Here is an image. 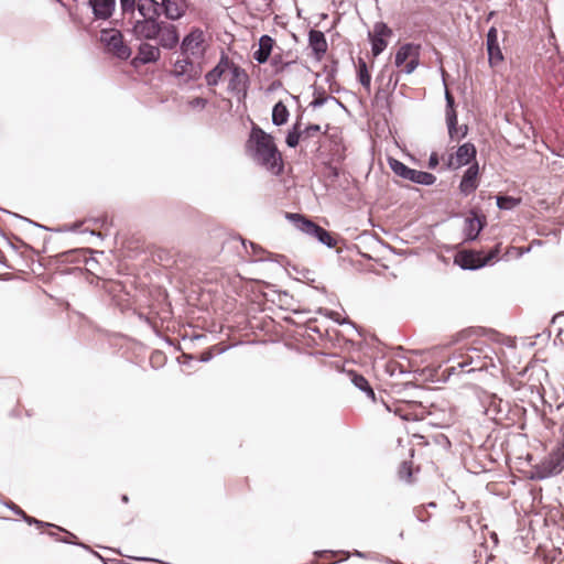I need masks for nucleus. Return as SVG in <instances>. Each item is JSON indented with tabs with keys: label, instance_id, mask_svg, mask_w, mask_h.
<instances>
[{
	"label": "nucleus",
	"instance_id": "nucleus-9",
	"mask_svg": "<svg viewBox=\"0 0 564 564\" xmlns=\"http://www.w3.org/2000/svg\"><path fill=\"white\" fill-rule=\"evenodd\" d=\"M393 35L392 30L384 22H377L369 32L371 52L373 56L380 55L388 46V40Z\"/></svg>",
	"mask_w": 564,
	"mask_h": 564
},
{
	"label": "nucleus",
	"instance_id": "nucleus-25",
	"mask_svg": "<svg viewBox=\"0 0 564 564\" xmlns=\"http://www.w3.org/2000/svg\"><path fill=\"white\" fill-rule=\"evenodd\" d=\"M485 225V217H479L475 215L474 217H469L466 219V238L469 240H474L478 237L479 232L482 230Z\"/></svg>",
	"mask_w": 564,
	"mask_h": 564
},
{
	"label": "nucleus",
	"instance_id": "nucleus-44",
	"mask_svg": "<svg viewBox=\"0 0 564 564\" xmlns=\"http://www.w3.org/2000/svg\"><path fill=\"white\" fill-rule=\"evenodd\" d=\"M429 506L430 507H436L435 502H430Z\"/></svg>",
	"mask_w": 564,
	"mask_h": 564
},
{
	"label": "nucleus",
	"instance_id": "nucleus-34",
	"mask_svg": "<svg viewBox=\"0 0 564 564\" xmlns=\"http://www.w3.org/2000/svg\"><path fill=\"white\" fill-rule=\"evenodd\" d=\"M521 198H516L512 196H498L497 197V206L500 209H512L520 205Z\"/></svg>",
	"mask_w": 564,
	"mask_h": 564
},
{
	"label": "nucleus",
	"instance_id": "nucleus-21",
	"mask_svg": "<svg viewBox=\"0 0 564 564\" xmlns=\"http://www.w3.org/2000/svg\"><path fill=\"white\" fill-rule=\"evenodd\" d=\"M296 58L293 57L292 52H275L270 58V64L273 68L274 74L279 75L283 73L286 67L295 63Z\"/></svg>",
	"mask_w": 564,
	"mask_h": 564
},
{
	"label": "nucleus",
	"instance_id": "nucleus-8",
	"mask_svg": "<svg viewBox=\"0 0 564 564\" xmlns=\"http://www.w3.org/2000/svg\"><path fill=\"white\" fill-rule=\"evenodd\" d=\"M498 247L486 254L482 251H465L459 253L456 262L464 269H478L494 261L498 257Z\"/></svg>",
	"mask_w": 564,
	"mask_h": 564
},
{
	"label": "nucleus",
	"instance_id": "nucleus-40",
	"mask_svg": "<svg viewBox=\"0 0 564 564\" xmlns=\"http://www.w3.org/2000/svg\"><path fill=\"white\" fill-rule=\"evenodd\" d=\"M467 133V127H464V128H458L457 127V132L454 133V138H452L453 140L456 139V138H464Z\"/></svg>",
	"mask_w": 564,
	"mask_h": 564
},
{
	"label": "nucleus",
	"instance_id": "nucleus-31",
	"mask_svg": "<svg viewBox=\"0 0 564 564\" xmlns=\"http://www.w3.org/2000/svg\"><path fill=\"white\" fill-rule=\"evenodd\" d=\"M303 140V133L301 129V123L297 121L294 123L292 129L288 132L285 143L290 148H296L300 143V141Z\"/></svg>",
	"mask_w": 564,
	"mask_h": 564
},
{
	"label": "nucleus",
	"instance_id": "nucleus-10",
	"mask_svg": "<svg viewBox=\"0 0 564 564\" xmlns=\"http://www.w3.org/2000/svg\"><path fill=\"white\" fill-rule=\"evenodd\" d=\"M476 153L475 145L470 142H466L460 145L455 153L448 155L446 166L456 170L467 165L476 158Z\"/></svg>",
	"mask_w": 564,
	"mask_h": 564
},
{
	"label": "nucleus",
	"instance_id": "nucleus-19",
	"mask_svg": "<svg viewBox=\"0 0 564 564\" xmlns=\"http://www.w3.org/2000/svg\"><path fill=\"white\" fill-rule=\"evenodd\" d=\"M156 39H159V44L164 48H173L178 43V33L177 29L173 24L161 22L160 24V33Z\"/></svg>",
	"mask_w": 564,
	"mask_h": 564
},
{
	"label": "nucleus",
	"instance_id": "nucleus-43",
	"mask_svg": "<svg viewBox=\"0 0 564 564\" xmlns=\"http://www.w3.org/2000/svg\"><path fill=\"white\" fill-rule=\"evenodd\" d=\"M495 12H490L488 15V19H491L494 17Z\"/></svg>",
	"mask_w": 564,
	"mask_h": 564
},
{
	"label": "nucleus",
	"instance_id": "nucleus-3",
	"mask_svg": "<svg viewBox=\"0 0 564 564\" xmlns=\"http://www.w3.org/2000/svg\"><path fill=\"white\" fill-rule=\"evenodd\" d=\"M474 334H476L475 330H464L460 336L463 338L470 339L471 356H469L468 362L471 364V370H484L492 364V359L488 356L485 349L488 347V339L490 336L482 333L481 335H477L475 338H471Z\"/></svg>",
	"mask_w": 564,
	"mask_h": 564
},
{
	"label": "nucleus",
	"instance_id": "nucleus-30",
	"mask_svg": "<svg viewBox=\"0 0 564 564\" xmlns=\"http://www.w3.org/2000/svg\"><path fill=\"white\" fill-rule=\"evenodd\" d=\"M388 164L397 176L408 181L412 169L393 158H389Z\"/></svg>",
	"mask_w": 564,
	"mask_h": 564
},
{
	"label": "nucleus",
	"instance_id": "nucleus-33",
	"mask_svg": "<svg viewBox=\"0 0 564 564\" xmlns=\"http://www.w3.org/2000/svg\"><path fill=\"white\" fill-rule=\"evenodd\" d=\"M413 474L414 468L412 462H403L399 468V477L408 484H412L415 481Z\"/></svg>",
	"mask_w": 564,
	"mask_h": 564
},
{
	"label": "nucleus",
	"instance_id": "nucleus-45",
	"mask_svg": "<svg viewBox=\"0 0 564 564\" xmlns=\"http://www.w3.org/2000/svg\"><path fill=\"white\" fill-rule=\"evenodd\" d=\"M69 538H76L73 533L67 532Z\"/></svg>",
	"mask_w": 564,
	"mask_h": 564
},
{
	"label": "nucleus",
	"instance_id": "nucleus-23",
	"mask_svg": "<svg viewBox=\"0 0 564 564\" xmlns=\"http://www.w3.org/2000/svg\"><path fill=\"white\" fill-rule=\"evenodd\" d=\"M94 14L98 19H108L115 8V0H90Z\"/></svg>",
	"mask_w": 564,
	"mask_h": 564
},
{
	"label": "nucleus",
	"instance_id": "nucleus-28",
	"mask_svg": "<svg viewBox=\"0 0 564 564\" xmlns=\"http://www.w3.org/2000/svg\"><path fill=\"white\" fill-rule=\"evenodd\" d=\"M408 181H411L413 183L421 184V185H432L435 183L436 176L433 175L432 173L412 169Z\"/></svg>",
	"mask_w": 564,
	"mask_h": 564
},
{
	"label": "nucleus",
	"instance_id": "nucleus-5",
	"mask_svg": "<svg viewBox=\"0 0 564 564\" xmlns=\"http://www.w3.org/2000/svg\"><path fill=\"white\" fill-rule=\"evenodd\" d=\"M100 42L108 53L120 59H128L131 56V48L124 43L123 35L118 30H102Z\"/></svg>",
	"mask_w": 564,
	"mask_h": 564
},
{
	"label": "nucleus",
	"instance_id": "nucleus-32",
	"mask_svg": "<svg viewBox=\"0 0 564 564\" xmlns=\"http://www.w3.org/2000/svg\"><path fill=\"white\" fill-rule=\"evenodd\" d=\"M358 79H359V83L369 93L370 87H371V75L368 70L366 62L362 59H359V63H358Z\"/></svg>",
	"mask_w": 564,
	"mask_h": 564
},
{
	"label": "nucleus",
	"instance_id": "nucleus-14",
	"mask_svg": "<svg viewBox=\"0 0 564 564\" xmlns=\"http://www.w3.org/2000/svg\"><path fill=\"white\" fill-rule=\"evenodd\" d=\"M160 24L156 19H143L133 25V34L137 39L153 40L160 33Z\"/></svg>",
	"mask_w": 564,
	"mask_h": 564
},
{
	"label": "nucleus",
	"instance_id": "nucleus-29",
	"mask_svg": "<svg viewBox=\"0 0 564 564\" xmlns=\"http://www.w3.org/2000/svg\"><path fill=\"white\" fill-rule=\"evenodd\" d=\"M350 378H351V382L357 387L359 388L360 390L365 391L366 394L371 398L372 400H375V392L371 388V386L369 384L368 380L361 376V375H358L356 372H350Z\"/></svg>",
	"mask_w": 564,
	"mask_h": 564
},
{
	"label": "nucleus",
	"instance_id": "nucleus-1",
	"mask_svg": "<svg viewBox=\"0 0 564 564\" xmlns=\"http://www.w3.org/2000/svg\"><path fill=\"white\" fill-rule=\"evenodd\" d=\"M246 149L254 162L273 175L283 173L284 162L273 137L258 124H252Z\"/></svg>",
	"mask_w": 564,
	"mask_h": 564
},
{
	"label": "nucleus",
	"instance_id": "nucleus-38",
	"mask_svg": "<svg viewBox=\"0 0 564 564\" xmlns=\"http://www.w3.org/2000/svg\"><path fill=\"white\" fill-rule=\"evenodd\" d=\"M415 512L417 519L422 522H426L430 519V514L424 507L417 508Z\"/></svg>",
	"mask_w": 564,
	"mask_h": 564
},
{
	"label": "nucleus",
	"instance_id": "nucleus-20",
	"mask_svg": "<svg viewBox=\"0 0 564 564\" xmlns=\"http://www.w3.org/2000/svg\"><path fill=\"white\" fill-rule=\"evenodd\" d=\"M161 7L167 19L178 20L185 14L188 4L186 0H163Z\"/></svg>",
	"mask_w": 564,
	"mask_h": 564
},
{
	"label": "nucleus",
	"instance_id": "nucleus-4",
	"mask_svg": "<svg viewBox=\"0 0 564 564\" xmlns=\"http://www.w3.org/2000/svg\"><path fill=\"white\" fill-rule=\"evenodd\" d=\"M421 45L404 43L400 45L394 54V66L400 73L410 75L420 65Z\"/></svg>",
	"mask_w": 564,
	"mask_h": 564
},
{
	"label": "nucleus",
	"instance_id": "nucleus-15",
	"mask_svg": "<svg viewBox=\"0 0 564 564\" xmlns=\"http://www.w3.org/2000/svg\"><path fill=\"white\" fill-rule=\"evenodd\" d=\"M479 185V166L478 163L475 162L471 164L463 175V178L459 184V191L464 195H469L474 193Z\"/></svg>",
	"mask_w": 564,
	"mask_h": 564
},
{
	"label": "nucleus",
	"instance_id": "nucleus-37",
	"mask_svg": "<svg viewBox=\"0 0 564 564\" xmlns=\"http://www.w3.org/2000/svg\"><path fill=\"white\" fill-rule=\"evenodd\" d=\"M123 12H133L135 0H120Z\"/></svg>",
	"mask_w": 564,
	"mask_h": 564
},
{
	"label": "nucleus",
	"instance_id": "nucleus-16",
	"mask_svg": "<svg viewBox=\"0 0 564 564\" xmlns=\"http://www.w3.org/2000/svg\"><path fill=\"white\" fill-rule=\"evenodd\" d=\"M259 47L252 54L253 59H256L259 64L267 63L272 55L274 54V47L276 46V42L270 35H262L259 39Z\"/></svg>",
	"mask_w": 564,
	"mask_h": 564
},
{
	"label": "nucleus",
	"instance_id": "nucleus-39",
	"mask_svg": "<svg viewBox=\"0 0 564 564\" xmlns=\"http://www.w3.org/2000/svg\"><path fill=\"white\" fill-rule=\"evenodd\" d=\"M438 165V155L437 153H432L429 160V167L435 169Z\"/></svg>",
	"mask_w": 564,
	"mask_h": 564
},
{
	"label": "nucleus",
	"instance_id": "nucleus-17",
	"mask_svg": "<svg viewBox=\"0 0 564 564\" xmlns=\"http://www.w3.org/2000/svg\"><path fill=\"white\" fill-rule=\"evenodd\" d=\"M308 45L316 61H322L327 52L328 44L324 33L312 29L308 33Z\"/></svg>",
	"mask_w": 564,
	"mask_h": 564
},
{
	"label": "nucleus",
	"instance_id": "nucleus-24",
	"mask_svg": "<svg viewBox=\"0 0 564 564\" xmlns=\"http://www.w3.org/2000/svg\"><path fill=\"white\" fill-rule=\"evenodd\" d=\"M137 8L143 19H156L160 15V4L155 0H138Z\"/></svg>",
	"mask_w": 564,
	"mask_h": 564
},
{
	"label": "nucleus",
	"instance_id": "nucleus-13",
	"mask_svg": "<svg viewBox=\"0 0 564 564\" xmlns=\"http://www.w3.org/2000/svg\"><path fill=\"white\" fill-rule=\"evenodd\" d=\"M486 47L488 53V62L491 67L500 65L505 57L498 41V30L496 26H491L488 30L486 37Z\"/></svg>",
	"mask_w": 564,
	"mask_h": 564
},
{
	"label": "nucleus",
	"instance_id": "nucleus-35",
	"mask_svg": "<svg viewBox=\"0 0 564 564\" xmlns=\"http://www.w3.org/2000/svg\"><path fill=\"white\" fill-rule=\"evenodd\" d=\"M319 132H321V126H318V124H308L305 129L302 130L303 141H306V140L315 137Z\"/></svg>",
	"mask_w": 564,
	"mask_h": 564
},
{
	"label": "nucleus",
	"instance_id": "nucleus-6",
	"mask_svg": "<svg viewBox=\"0 0 564 564\" xmlns=\"http://www.w3.org/2000/svg\"><path fill=\"white\" fill-rule=\"evenodd\" d=\"M387 409L403 421H421L429 412L425 406L415 401H394L387 405Z\"/></svg>",
	"mask_w": 564,
	"mask_h": 564
},
{
	"label": "nucleus",
	"instance_id": "nucleus-42",
	"mask_svg": "<svg viewBox=\"0 0 564 564\" xmlns=\"http://www.w3.org/2000/svg\"><path fill=\"white\" fill-rule=\"evenodd\" d=\"M121 500H122V502L128 503L129 502V497L127 495H123L121 497Z\"/></svg>",
	"mask_w": 564,
	"mask_h": 564
},
{
	"label": "nucleus",
	"instance_id": "nucleus-11",
	"mask_svg": "<svg viewBox=\"0 0 564 564\" xmlns=\"http://www.w3.org/2000/svg\"><path fill=\"white\" fill-rule=\"evenodd\" d=\"M469 356H471L470 340L466 346L457 348L452 354L449 358L451 367L448 368V370L454 373L473 372L471 364L468 362Z\"/></svg>",
	"mask_w": 564,
	"mask_h": 564
},
{
	"label": "nucleus",
	"instance_id": "nucleus-27",
	"mask_svg": "<svg viewBox=\"0 0 564 564\" xmlns=\"http://www.w3.org/2000/svg\"><path fill=\"white\" fill-rule=\"evenodd\" d=\"M193 69V63L189 59V55H183L182 58L175 61L173 66V74L175 76H185L191 77V70Z\"/></svg>",
	"mask_w": 564,
	"mask_h": 564
},
{
	"label": "nucleus",
	"instance_id": "nucleus-12",
	"mask_svg": "<svg viewBox=\"0 0 564 564\" xmlns=\"http://www.w3.org/2000/svg\"><path fill=\"white\" fill-rule=\"evenodd\" d=\"M182 55L200 56L204 53V33L193 30L187 34L181 45Z\"/></svg>",
	"mask_w": 564,
	"mask_h": 564
},
{
	"label": "nucleus",
	"instance_id": "nucleus-18",
	"mask_svg": "<svg viewBox=\"0 0 564 564\" xmlns=\"http://www.w3.org/2000/svg\"><path fill=\"white\" fill-rule=\"evenodd\" d=\"M161 56L158 46L150 43H142L139 46L138 55L132 59L133 66L156 62Z\"/></svg>",
	"mask_w": 564,
	"mask_h": 564
},
{
	"label": "nucleus",
	"instance_id": "nucleus-26",
	"mask_svg": "<svg viewBox=\"0 0 564 564\" xmlns=\"http://www.w3.org/2000/svg\"><path fill=\"white\" fill-rule=\"evenodd\" d=\"M290 111L283 101H278L272 109V122L275 126H283L288 122Z\"/></svg>",
	"mask_w": 564,
	"mask_h": 564
},
{
	"label": "nucleus",
	"instance_id": "nucleus-2",
	"mask_svg": "<svg viewBox=\"0 0 564 564\" xmlns=\"http://www.w3.org/2000/svg\"><path fill=\"white\" fill-rule=\"evenodd\" d=\"M207 86L215 87L220 80L227 83V90L239 100H245L249 88V75L245 68L223 54L217 65L205 75Z\"/></svg>",
	"mask_w": 564,
	"mask_h": 564
},
{
	"label": "nucleus",
	"instance_id": "nucleus-36",
	"mask_svg": "<svg viewBox=\"0 0 564 564\" xmlns=\"http://www.w3.org/2000/svg\"><path fill=\"white\" fill-rule=\"evenodd\" d=\"M207 99L203 98V97H195L191 100L187 101V106L191 108V109H204L206 106H207Z\"/></svg>",
	"mask_w": 564,
	"mask_h": 564
},
{
	"label": "nucleus",
	"instance_id": "nucleus-7",
	"mask_svg": "<svg viewBox=\"0 0 564 564\" xmlns=\"http://www.w3.org/2000/svg\"><path fill=\"white\" fill-rule=\"evenodd\" d=\"M289 217L295 221L296 227L301 231L317 238L321 242L328 247H333L335 245V239L330 236V234L312 220L299 214H290Z\"/></svg>",
	"mask_w": 564,
	"mask_h": 564
},
{
	"label": "nucleus",
	"instance_id": "nucleus-22",
	"mask_svg": "<svg viewBox=\"0 0 564 564\" xmlns=\"http://www.w3.org/2000/svg\"><path fill=\"white\" fill-rule=\"evenodd\" d=\"M446 98V122L448 127V134L454 138V133L457 132V112L455 110V100L448 89L445 91Z\"/></svg>",
	"mask_w": 564,
	"mask_h": 564
},
{
	"label": "nucleus",
	"instance_id": "nucleus-41",
	"mask_svg": "<svg viewBox=\"0 0 564 564\" xmlns=\"http://www.w3.org/2000/svg\"><path fill=\"white\" fill-rule=\"evenodd\" d=\"M165 357H164V355L162 352L156 351V352L152 354L151 361H154V360L159 361V360H162Z\"/></svg>",
	"mask_w": 564,
	"mask_h": 564
}]
</instances>
